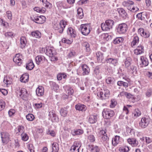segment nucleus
<instances>
[{
	"mask_svg": "<svg viewBox=\"0 0 152 152\" xmlns=\"http://www.w3.org/2000/svg\"><path fill=\"white\" fill-rule=\"evenodd\" d=\"M66 25V23L64 20H62L60 21L59 25L54 24L53 28L55 30H57L59 33L61 34L63 33Z\"/></svg>",
	"mask_w": 152,
	"mask_h": 152,
	"instance_id": "obj_1",
	"label": "nucleus"
},
{
	"mask_svg": "<svg viewBox=\"0 0 152 152\" xmlns=\"http://www.w3.org/2000/svg\"><path fill=\"white\" fill-rule=\"evenodd\" d=\"M102 113L103 117L106 119H110L115 114V113L113 110L108 109H104Z\"/></svg>",
	"mask_w": 152,
	"mask_h": 152,
	"instance_id": "obj_2",
	"label": "nucleus"
},
{
	"mask_svg": "<svg viewBox=\"0 0 152 152\" xmlns=\"http://www.w3.org/2000/svg\"><path fill=\"white\" fill-rule=\"evenodd\" d=\"M80 30L82 34L84 35H87L90 32L89 25L87 24H81L80 25Z\"/></svg>",
	"mask_w": 152,
	"mask_h": 152,
	"instance_id": "obj_3",
	"label": "nucleus"
},
{
	"mask_svg": "<svg viewBox=\"0 0 152 152\" xmlns=\"http://www.w3.org/2000/svg\"><path fill=\"white\" fill-rule=\"evenodd\" d=\"M2 141L3 143L6 144L10 140V134L7 132H3L1 133Z\"/></svg>",
	"mask_w": 152,
	"mask_h": 152,
	"instance_id": "obj_4",
	"label": "nucleus"
},
{
	"mask_svg": "<svg viewBox=\"0 0 152 152\" xmlns=\"http://www.w3.org/2000/svg\"><path fill=\"white\" fill-rule=\"evenodd\" d=\"M127 29V25L125 23L119 24L117 28V32L120 34L125 33Z\"/></svg>",
	"mask_w": 152,
	"mask_h": 152,
	"instance_id": "obj_5",
	"label": "nucleus"
},
{
	"mask_svg": "<svg viewBox=\"0 0 152 152\" xmlns=\"http://www.w3.org/2000/svg\"><path fill=\"white\" fill-rule=\"evenodd\" d=\"M109 91L108 90H102L97 93V95L102 99H105L109 97Z\"/></svg>",
	"mask_w": 152,
	"mask_h": 152,
	"instance_id": "obj_6",
	"label": "nucleus"
},
{
	"mask_svg": "<svg viewBox=\"0 0 152 152\" xmlns=\"http://www.w3.org/2000/svg\"><path fill=\"white\" fill-rule=\"evenodd\" d=\"M17 94L24 100H26L27 96V91L26 89L23 88L20 89L17 92Z\"/></svg>",
	"mask_w": 152,
	"mask_h": 152,
	"instance_id": "obj_7",
	"label": "nucleus"
},
{
	"mask_svg": "<svg viewBox=\"0 0 152 152\" xmlns=\"http://www.w3.org/2000/svg\"><path fill=\"white\" fill-rule=\"evenodd\" d=\"M150 121V120L149 118H142L139 123V125L142 128H145L148 125Z\"/></svg>",
	"mask_w": 152,
	"mask_h": 152,
	"instance_id": "obj_8",
	"label": "nucleus"
},
{
	"mask_svg": "<svg viewBox=\"0 0 152 152\" xmlns=\"http://www.w3.org/2000/svg\"><path fill=\"white\" fill-rule=\"evenodd\" d=\"M46 48V54L47 55L50 57H51L56 55V52L53 48L48 47Z\"/></svg>",
	"mask_w": 152,
	"mask_h": 152,
	"instance_id": "obj_9",
	"label": "nucleus"
},
{
	"mask_svg": "<svg viewBox=\"0 0 152 152\" xmlns=\"http://www.w3.org/2000/svg\"><path fill=\"white\" fill-rule=\"evenodd\" d=\"M49 116L50 117L51 120L52 121H58V118L55 114V112L54 111L52 110L50 111L49 113Z\"/></svg>",
	"mask_w": 152,
	"mask_h": 152,
	"instance_id": "obj_10",
	"label": "nucleus"
},
{
	"mask_svg": "<svg viewBox=\"0 0 152 152\" xmlns=\"http://www.w3.org/2000/svg\"><path fill=\"white\" fill-rule=\"evenodd\" d=\"M88 150L91 152H99L100 151L99 148L94 145H89L88 146Z\"/></svg>",
	"mask_w": 152,
	"mask_h": 152,
	"instance_id": "obj_11",
	"label": "nucleus"
},
{
	"mask_svg": "<svg viewBox=\"0 0 152 152\" xmlns=\"http://www.w3.org/2000/svg\"><path fill=\"white\" fill-rule=\"evenodd\" d=\"M93 76L98 79H101L102 76L101 73L99 71V66H96L94 69L93 74Z\"/></svg>",
	"mask_w": 152,
	"mask_h": 152,
	"instance_id": "obj_12",
	"label": "nucleus"
},
{
	"mask_svg": "<svg viewBox=\"0 0 152 152\" xmlns=\"http://www.w3.org/2000/svg\"><path fill=\"white\" fill-rule=\"evenodd\" d=\"M144 52V47L141 45L138 46L136 49L134 50V53L136 55L141 54L143 53Z\"/></svg>",
	"mask_w": 152,
	"mask_h": 152,
	"instance_id": "obj_13",
	"label": "nucleus"
},
{
	"mask_svg": "<svg viewBox=\"0 0 152 152\" xmlns=\"http://www.w3.org/2000/svg\"><path fill=\"white\" fill-rule=\"evenodd\" d=\"M134 4V3L131 1L127 0L124 1L122 3L123 6L127 8L128 10H130V8Z\"/></svg>",
	"mask_w": 152,
	"mask_h": 152,
	"instance_id": "obj_14",
	"label": "nucleus"
},
{
	"mask_svg": "<svg viewBox=\"0 0 152 152\" xmlns=\"http://www.w3.org/2000/svg\"><path fill=\"white\" fill-rule=\"evenodd\" d=\"M80 67L82 69L83 75H88L90 72V69L88 66L85 64H82Z\"/></svg>",
	"mask_w": 152,
	"mask_h": 152,
	"instance_id": "obj_15",
	"label": "nucleus"
},
{
	"mask_svg": "<svg viewBox=\"0 0 152 152\" xmlns=\"http://www.w3.org/2000/svg\"><path fill=\"white\" fill-rule=\"evenodd\" d=\"M75 108L77 110L82 112L85 111L86 109V106L80 104H77L75 105Z\"/></svg>",
	"mask_w": 152,
	"mask_h": 152,
	"instance_id": "obj_16",
	"label": "nucleus"
},
{
	"mask_svg": "<svg viewBox=\"0 0 152 152\" xmlns=\"http://www.w3.org/2000/svg\"><path fill=\"white\" fill-rule=\"evenodd\" d=\"M34 66V64L32 60H29L26 64V68L28 70H31Z\"/></svg>",
	"mask_w": 152,
	"mask_h": 152,
	"instance_id": "obj_17",
	"label": "nucleus"
},
{
	"mask_svg": "<svg viewBox=\"0 0 152 152\" xmlns=\"http://www.w3.org/2000/svg\"><path fill=\"white\" fill-rule=\"evenodd\" d=\"M28 75L26 74L23 75L20 78V81L21 82L25 83L28 82Z\"/></svg>",
	"mask_w": 152,
	"mask_h": 152,
	"instance_id": "obj_18",
	"label": "nucleus"
},
{
	"mask_svg": "<svg viewBox=\"0 0 152 152\" xmlns=\"http://www.w3.org/2000/svg\"><path fill=\"white\" fill-rule=\"evenodd\" d=\"M107 63L112 64L114 66H116V64L117 63V61L116 59L110 58H107L106 60Z\"/></svg>",
	"mask_w": 152,
	"mask_h": 152,
	"instance_id": "obj_19",
	"label": "nucleus"
},
{
	"mask_svg": "<svg viewBox=\"0 0 152 152\" xmlns=\"http://www.w3.org/2000/svg\"><path fill=\"white\" fill-rule=\"evenodd\" d=\"M120 136L116 135L114 138H113L112 140V144L113 145L115 146L118 144L120 142Z\"/></svg>",
	"mask_w": 152,
	"mask_h": 152,
	"instance_id": "obj_20",
	"label": "nucleus"
},
{
	"mask_svg": "<svg viewBox=\"0 0 152 152\" xmlns=\"http://www.w3.org/2000/svg\"><path fill=\"white\" fill-rule=\"evenodd\" d=\"M140 61H141L142 64L143 66H146L148 64V59L143 56H142L140 57Z\"/></svg>",
	"mask_w": 152,
	"mask_h": 152,
	"instance_id": "obj_21",
	"label": "nucleus"
},
{
	"mask_svg": "<svg viewBox=\"0 0 152 152\" xmlns=\"http://www.w3.org/2000/svg\"><path fill=\"white\" fill-rule=\"evenodd\" d=\"M67 33L69 34H70V36L72 37L75 38L76 36V32L75 30L72 28H69Z\"/></svg>",
	"mask_w": 152,
	"mask_h": 152,
	"instance_id": "obj_22",
	"label": "nucleus"
},
{
	"mask_svg": "<svg viewBox=\"0 0 152 152\" xmlns=\"http://www.w3.org/2000/svg\"><path fill=\"white\" fill-rule=\"evenodd\" d=\"M120 15L124 18H126L127 15V13L123 8H120L118 10Z\"/></svg>",
	"mask_w": 152,
	"mask_h": 152,
	"instance_id": "obj_23",
	"label": "nucleus"
},
{
	"mask_svg": "<svg viewBox=\"0 0 152 152\" xmlns=\"http://www.w3.org/2000/svg\"><path fill=\"white\" fill-rule=\"evenodd\" d=\"M72 134L74 136L77 135H80L83 133V131L80 129L74 130L72 131Z\"/></svg>",
	"mask_w": 152,
	"mask_h": 152,
	"instance_id": "obj_24",
	"label": "nucleus"
},
{
	"mask_svg": "<svg viewBox=\"0 0 152 152\" xmlns=\"http://www.w3.org/2000/svg\"><path fill=\"white\" fill-rule=\"evenodd\" d=\"M97 60L99 62H101L104 59L103 54L100 52H98L96 53Z\"/></svg>",
	"mask_w": 152,
	"mask_h": 152,
	"instance_id": "obj_25",
	"label": "nucleus"
},
{
	"mask_svg": "<svg viewBox=\"0 0 152 152\" xmlns=\"http://www.w3.org/2000/svg\"><path fill=\"white\" fill-rule=\"evenodd\" d=\"M132 61V59L130 57H127L126 58L124 63L126 68H128L130 65Z\"/></svg>",
	"mask_w": 152,
	"mask_h": 152,
	"instance_id": "obj_26",
	"label": "nucleus"
},
{
	"mask_svg": "<svg viewBox=\"0 0 152 152\" xmlns=\"http://www.w3.org/2000/svg\"><path fill=\"white\" fill-rule=\"evenodd\" d=\"M97 118L96 116L94 115H91L89 118V122L91 124H94L96 121Z\"/></svg>",
	"mask_w": 152,
	"mask_h": 152,
	"instance_id": "obj_27",
	"label": "nucleus"
},
{
	"mask_svg": "<svg viewBox=\"0 0 152 152\" xmlns=\"http://www.w3.org/2000/svg\"><path fill=\"white\" fill-rule=\"evenodd\" d=\"M52 149L53 152H57L59 150L58 144L56 142H54L52 144Z\"/></svg>",
	"mask_w": 152,
	"mask_h": 152,
	"instance_id": "obj_28",
	"label": "nucleus"
},
{
	"mask_svg": "<svg viewBox=\"0 0 152 152\" xmlns=\"http://www.w3.org/2000/svg\"><path fill=\"white\" fill-rule=\"evenodd\" d=\"M40 3L41 4H42L44 6L47 8H50L51 4L47 0H40Z\"/></svg>",
	"mask_w": 152,
	"mask_h": 152,
	"instance_id": "obj_29",
	"label": "nucleus"
},
{
	"mask_svg": "<svg viewBox=\"0 0 152 152\" xmlns=\"http://www.w3.org/2000/svg\"><path fill=\"white\" fill-rule=\"evenodd\" d=\"M40 3L41 4H42L44 6L47 8H50L51 4L47 0H40Z\"/></svg>",
	"mask_w": 152,
	"mask_h": 152,
	"instance_id": "obj_30",
	"label": "nucleus"
},
{
	"mask_svg": "<svg viewBox=\"0 0 152 152\" xmlns=\"http://www.w3.org/2000/svg\"><path fill=\"white\" fill-rule=\"evenodd\" d=\"M101 28L102 30L105 31H107L111 29L106 22L102 24Z\"/></svg>",
	"mask_w": 152,
	"mask_h": 152,
	"instance_id": "obj_31",
	"label": "nucleus"
},
{
	"mask_svg": "<svg viewBox=\"0 0 152 152\" xmlns=\"http://www.w3.org/2000/svg\"><path fill=\"white\" fill-rule=\"evenodd\" d=\"M26 43V39L24 37H22L20 39V47L22 48H24Z\"/></svg>",
	"mask_w": 152,
	"mask_h": 152,
	"instance_id": "obj_32",
	"label": "nucleus"
},
{
	"mask_svg": "<svg viewBox=\"0 0 152 152\" xmlns=\"http://www.w3.org/2000/svg\"><path fill=\"white\" fill-rule=\"evenodd\" d=\"M50 84L51 87L54 91H56L58 89L59 86L58 85L56 84L55 82H50Z\"/></svg>",
	"mask_w": 152,
	"mask_h": 152,
	"instance_id": "obj_33",
	"label": "nucleus"
},
{
	"mask_svg": "<svg viewBox=\"0 0 152 152\" xmlns=\"http://www.w3.org/2000/svg\"><path fill=\"white\" fill-rule=\"evenodd\" d=\"M77 13L78 16L79 18L81 19L83 18V12L82 9L81 8H79L77 10Z\"/></svg>",
	"mask_w": 152,
	"mask_h": 152,
	"instance_id": "obj_34",
	"label": "nucleus"
},
{
	"mask_svg": "<svg viewBox=\"0 0 152 152\" xmlns=\"http://www.w3.org/2000/svg\"><path fill=\"white\" fill-rule=\"evenodd\" d=\"M117 85L119 86H123L125 88L128 86V83L126 82L122 81H119L117 82Z\"/></svg>",
	"mask_w": 152,
	"mask_h": 152,
	"instance_id": "obj_35",
	"label": "nucleus"
},
{
	"mask_svg": "<svg viewBox=\"0 0 152 152\" xmlns=\"http://www.w3.org/2000/svg\"><path fill=\"white\" fill-rule=\"evenodd\" d=\"M120 95L121 96H124L128 99H130L132 98V95L130 93L124 91L121 92L120 93Z\"/></svg>",
	"mask_w": 152,
	"mask_h": 152,
	"instance_id": "obj_36",
	"label": "nucleus"
},
{
	"mask_svg": "<svg viewBox=\"0 0 152 152\" xmlns=\"http://www.w3.org/2000/svg\"><path fill=\"white\" fill-rule=\"evenodd\" d=\"M139 37L137 36H135L133 39V40L131 42V46L133 47L135 45L139 42Z\"/></svg>",
	"mask_w": 152,
	"mask_h": 152,
	"instance_id": "obj_37",
	"label": "nucleus"
},
{
	"mask_svg": "<svg viewBox=\"0 0 152 152\" xmlns=\"http://www.w3.org/2000/svg\"><path fill=\"white\" fill-rule=\"evenodd\" d=\"M124 39L122 37H117L113 40V42L115 44H119L122 42Z\"/></svg>",
	"mask_w": 152,
	"mask_h": 152,
	"instance_id": "obj_38",
	"label": "nucleus"
},
{
	"mask_svg": "<svg viewBox=\"0 0 152 152\" xmlns=\"http://www.w3.org/2000/svg\"><path fill=\"white\" fill-rule=\"evenodd\" d=\"M82 45L83 46L86 48V51L89 52L90 50V45L89 44L86 42H84L82 43Z\"/></svg>",
	"mask_w": 152,
	"mask_h": 152,
	"instance_id": "obj_39",
	"label": "nucleus"
},
{
	"mask_svg": "<svg viewBox=\"0 0 152 152\" xmlns=\"http://www.w3.org/2000/svg\"><path fill=\"white\" fill-rule=\"evenodd\" d=\"M46 18L44 16L40 15L39 16V24H42L45 21Z\"/></svg>",
	"mask_w": 152,
	"mask_h": 152,
	"instance_id": "obj_40",
	"label": "nucleus"
},
{
	"mask_svg": "<svg viewBox=\"0 0 152 152\" xmlns=\"http://www.w3.org/2000/svg\"><path fill=\"white\" fill-rule=\"evenodd\" d=\"M60 113L62 116L65 117L67 113V111L66 109L62 108L60 110Z\"/></svg>",
	"mask_w": 152,
	"mask_h": 152,
	"instance_id": "obj_41",
	"label": "nucleus"
},
{
	"mask_svg": "<svg viewBox=\"0 0 152 152\" xmlns=\"http://www.w3.org/2000/svg\"><path fill=\"white\" fill-rule=\"evenodd\" d=\"M105 22L111 28H112L114 24V21L113 20H108L106 21Z\"/></svg>",
	"mask_w": 152,
	"mask_h": 152,
	"instance_id": "obj_42",
	"label": "nucleus"
},
{
	"mask_svg": "<svg viewBox=\"0 0 152 152\" xmlns=\"http://www.w3.org/2000/svg\"><path fill=\"white\" fill-rule=\"evenodd\" d=\"M79 148L76 146V145H73L71 147L70 151L72 152H79Z\"/></svg>",
	"mask_w": 152,
	"mask_h": 152,
	"instance_id": "obj_43",
	"label": "nucleus"
},
{
	"mask_svg": "<svg viewBox=\"0 0 152 152\" xmlns=\"http://www.w3.org/2000/svg\"><path fill=\"white\" fill-rule=\"evenodd\" d=\"M12 79L10 78L7 77H4V82L7 84H10L12 83Z\"/></svg>",
	"mask_w": 152,
	"mask_h": 152,
	"instance_id": "obj_44",
	"label": "nucleus"
},
{
	"mask_svg": "<svg viewBox=\"0 0 152 152\" xmlns=\"http://www.w3.org/2000/svg\"><path fill=\"white\" fill-rule=\"evenodd\" d=\"M21 136L22 140L24 141H26L28 139V135L26 133H22Z\"/></svg>",
	"mask_w": 152,
	"mask_h": 152,
	"instance_id": "obj_45",
	"label": "nucleus"
},
{
	"mask_svg": "<svg viewBox=\"0 0 152 152\" xmlns=\"http://www.w3.org/2000/svg\"><path fill=\"white\" fill-rule=\"evenodd\" d=\"M26 119L29 121H32L34 118V117L33 115L31 114H28L26 115Z\"/></svg>",
	"mask_w": 152,
	"mask_h": 152,
	"instance_id": "obj_46",
	"label": "nucleus"
},
{
	"mask_svg": "<svg viewBox=\"0 0 152 152\" xmlns=\"http://www.w3.org/2000/svg\"><path fill=\"white\" fill-rule=\"evenodd\" d=\"M44 88L41 86H39V96H42L44 94Z\"/></svg>",
	"mask_w": 152,
	"mask_h": 152,
	"instance_id": "obj_47",
	"label": "nucleus"
},
{
	"mask_svg": "<svg viewBox=\"0 0 152 152\" xmlns=\"http://www.w3.org/2000/svg\"><path fill=\"white\" fill-rule=\"evenodd\" d=\"M137 67H136L134 65H131L130 67V69L129 70L133 74L134 73L136 74L137 73Z\"/></svg>",
	"mask_w": 152,
	"mask_h": 152,
	"instance_id": "obj_48",
	"label": "nucleus"
},
{
	"mask_svg": "<svg viewBox=\"0 0 152 152\" xmlns=\"http://www.w3.org/2000/svg\"><path fill=\"white\" fill-rule=\"evenodd\" d=\"M45 61V58L43 56H39V65L40 64L44 63Z\"/></svg>",
	"mask_w": 152,
	"mask_h": 152,
	"instance_id": "obj_49",
	"label": "nucleus"
},
{
	"mask_svg": "<svg viewBox=\"0 0 152 152\" xmlns=\"http://www.w3.org/2000/svg\"><path fill=\"white\" fill-rule=\"evenodd\" d=\"M113 78H112L110 77H107L106 80V83L108 84L113 83Z\"/></svg>",
	"mask_w": 152,
	"mask_h": 152,
	"instance_id": "obj_50",
	"label": "nucleus"
},
{
	"mask_svg": "<svg viewBox=\"0 0 152 152\" xmlns=\"http://www.w3.org/2000/svg\"><path fill=\"white\" fill-rule=\"evenodd\" d=\"M5 103L2 100H0V111L3 110L5 107Z\"/></svg>",
	"mask_w": 152,
	"mask_h": 152,
	"instance_id": "obj_51",
	"label": "nucleus"
},
{
	"mask_svg": "<svg viewBox=\"0 0 152 152\" xmlns=\"http://www.w3.org/2000/svg\"><path fill=\"white\" fill-rule=\"evenodd\" d=\"M140 139L142 141L144 140V139H145L146 142L148 144L149 143L151 142V139L148 137H144L141 138Z\"/></svg>",
	"mask_w": 152,
	"mask_h": 152,
	"instance_id": "obj_52",
	"label": "nucleus"
},
{
	"mask_svg": "<svg viewBox=\"0 0 152 152\" xmlns=\"http://www.w3.org/2000/svg\"><path fill=\"white\" fill-rule=\"evenodd\" d=\"M88 139L91 142H93L95 140V138L94 136L92 135H89L88 137Z\"/></svg>",
	"mask_w": 152,
	"mask_h": 152,
	"instance_id": "obj_53",
	"label": "nucleus"
},
{
	"mask_svg": "<svg viewBox=\"0 0 152 152\" xmlns=\"http://www.w3.org/2000/svg\"><path fill=\"white\" fill-rule=\"evenodd\" d=\"M152 93V89L150 88L147 90L145 93V95L147 96L150 97Z\"/></svg>",
	"mask_w": 152,
	"mask_h": 152,
	"instance_id": "obj_54",
	"label": "nucleus"
},
{
	"mask_svg": "<svg viewBox=\"0 0 152 152\" xmlns=\"http://www.w3.org/2000/svg\"><path fill=\"white\" fill-rule=\"evenodd\" d=\"M119 150L121 151L126 152H127L129 150V148L128 147L125 146L119 149Z\"/></svg>",
	"mask_w": 152,
	"mask_h": 152,
	"instance_id": "obj_55",
	"label": "nucleus"
},
{
	"mask_svg": "<svg viewBox=\"0 0 152 152\" xmlns=\"http://www.w3.org/2000/svg\"><path fill=\"white\" fill-rule=\"evenodd\" d=\"M150 34L149 32L146 31H144V33L142 34V37L145 38H148L150 36Z\"/></svg>",
	"mask_w": 152,
	"mask_h": 152,
	"instance_id": "obj_56",
	"label": "nucleus"
},
{
	"mask_svg": "<svg viewBox=\"0 0 152 152\" xmlns=\"http://www.w3.org/2000/svg\"><path fill=\"white\" fill-rule=\"evenodd\" d=\"M63 42L67 44H71L72 42V41L67 39L65 38H64L62 40Z\"/></svg>",
	"mask_w": 152,
	"mask_h": 152,
	"instance_id": "obj_57",
	"label": "nucleus"
},
{
	"mask_svg": "<svg viewBox=\"0 0 152 152\" xmlns=\"http://www.w3.org/2000/svg\"><path fill=\"white\" fill-rule=\"evenodd\" d=\"M111 102V103L110 105V107H111L113 108L116 105L117 103L114 99H112Z\"/></svg>",
	"mask_w": 152,
	"mask_h": 152,
	"instance_id": "obj_58",
	"label": "nucleus"
},
{
	"mask_svg": "<svg viewBox=\"0 0 152 152\" xmlns=\"http://www.w3.org/2000/svg\"><path fill=\"white\" fill-rule=\"evenodd\" d=\"M107 135H104L103 136H100L102 140L104 142L108 141L109 140L108 137L107 136Z\"/></svg>",
	"mask_w": 152,
	"mask_h": 152,
	"instance_id": "obj_59",
	"label": "nucleus"
},
{
	"mask_svg": "<svg viewBox=\"0 0 152 152\" xmlns=\"http://www.w3.org/2000/svg\"><path fill=\"white\" fill-rule=\"evenodd\" d=\"M24 127L22 126H19L18 127V132L20 133H23Z\"/></svg>",
	"mask_w": 152,
	"mask_h": 152,
	"instance_id": "obj_60",
	"label": "nucleus"
},
{
	"mask_svg": "<svg viewBox=\"0 0 152 152\" xmlns=\"http://www.w3.org/2000/svg\"><path fill=\"white\" fill-rule=\"evenodd\" d=\"M139 10V8L137 7H134L132 6V7L130 8V10H129L132 12H135L138 10Z\"/></svg>",
	"mask_w": 152,
	"mask_h": 152,
	"instance_id": "obj_61",
	"label": "nucleus"
},
{
	"mask_svg": "<svg viewBox=\"0 0 152 152\" xmlns=\"http://www.w3.org/2000/svg\"><path fill=\"white\" fill-rule=\"evenodd\" d=\"M31 35L33 37L37 38V37L38 36V31H36L32 32L31 33Z\"/></svg>",
	"mask_w": 152,
	"mask_h": 152,
	"instance_id": "obj_62",
	"label": "nucleus"
},
{
	"mask_svg": "<svg viewBox=\"0 0 152 152\" xmlns=\"http://www.w3.org/2000/svg\"><path fill=\"white\" fill-rule=\"evenodd\" d=\"M7 15V17L9 19L11 20L12 19V14L10 11H8L6 12Z\"/></svg>",
	"mask_w": 152,
	"mask_h": 152,
	"instance_id": "obj_63",
	"label": "nucleus"
},
{
	"mask_svg": "<svg viewBox=\"0 0 152 152\" xmlns=\"http://www.w3.org/2000/svg\"><path fill=\"white\" fill-rule=\"evenodd\" d=\"M47 134H50L53 137H54L55 135V132L53 130L50 131V130H48L47 132Z\"/></svg>",
	"mask_w": 152,
	"mask_h": 152,
	"instance_id": "obj_64",
	"label": "nucleus"
}]
</instances>
